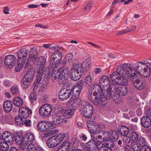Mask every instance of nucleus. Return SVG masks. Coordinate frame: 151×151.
Here are the masks:
<instances>
[{"label":"nucleus","instance_id":"680f3d73","mask_svg":"<svg viewBox=\"0 0 151 151\" xmlns=\"http://www.w3.org/2000/svg\"><path fill=\"white\" fill-rule=\"evenodd\" d=\"M114 94L111 97L113 101L116 103H119L120 101L117 97H119V95L116 93H114Z\"/></svg>","mask_w":151,"mask_h":151},{"label":"nucleus","instance_id":"393cba45","mask_svg":"<svg viewBox=\"0 0 151 151\" xmlns=\"http://www.w3.org/2000/svg\"><path fill=\"white\" fill-rule=\"evenodd\" d=\"M35 71V70L33 68H30L23 78L32 82L34 76Z\"/></svg>","mask_w":151,"mask_h":151},{"label":"nucleus","instance_id":"774afa93","mask_svg":"<svg viewBox=\"0 0 151 151\" xmlns=\"http://www.w3.org/2000/svg\"><path fill=\"white\" fill-rule=\"evenodd\" d=\"M124 138L123 139V142H125L127 143H129L130 142L132 141L130 137H129L128 136H124Z\"/></svg>","mask_w":151,"mask_h":151},{"label":"nucleus","instance_id":"a878e982","mask_svg":"<svg viewBox=\"0 0 151 151\" xmlns=\"http://www.w3.org/2000/svg\"><path fill=\"white\" fill-rule=\"evenodd\" d=\"M55 136L49 138L47 140L46 144L47 146L50 148H52L55 147L58 145V143L57 142V141L55 139Z\"/></svg>","mask_w":151,"mask_h":151},{"label":"nucleus","instance_id":"4c0bfd02","mask_svg":"<svg viewBox=\"0 0 151 151\" xmlns=\"http://www.w3.org/2000/svg\"><path fill=\"white\" fill-rule=\"evenodd\" d=\"M126 77L124 75H122V76H121L120 79H119L117 81L115 82V83L116 84L122 86L127 85L128 84V82Z\"/></svg>","mask_w":151,"mask_h":151},{"label":"nucleus","instance_id":"ea45409f","mask_svg":"<svg viewBox=\"0 0 151 151\" xmlns=\"http://www.w3.org/2000/svg\"><path fill=\"white\" fill-rule=\"evenodd\" d=\"M13 103L16 106L21 107L23 104L22 99L21 98L19 97H16L14 98L13 100Z\"/></svg>","mask_w":151,"mask_h":151},{"label":"nucleus","instance_id":"a19ab883","mask_svg":"<svg viewBox=\"0 0 151 151\" xmlns=\"http://www.w3.org/2000/svg\"><path fill=\"white\" fill-rule=\"evenodd\" d=\"M31 82V81L23 78L21 83V86L23 89H26L28 88Z\"/></svg>","mask_w":151,"mask_h":151},{"label":"nucleus","instance_id":"6e6552de","mask_svg":"<svg viewBox=\"0 0 151 151\" xmlns=\"http://www.w3.org/2000/svg\"><path fill=\"white\" fill-rule=\"evenodd\" d=\"M52 111L51 105L45 104L42 106L39 109V114L43 117H48L50 116Z\"/></svg>","mask_w":151,"mask_h":151},{"label":"nucleus","instance_id":"6e6d98bb","mask_svg":"<svg viewBox=\"0 0 151 151\" xmlns=\"http://www.w3.org/2000/svg\"><path fill=\"white\" fill-rule=\"evenodd\" d=\"M37 96L36 93H31L29 96V99L31 102L33 103L37 100Z\"/></svg>","mask_w":151,"mask_h":151},{"label":"nucleus","instance_id":"69168bd1","mask_svg":"<svg viewBox=\"0 0 151 151\" xmlns=\"http://www.w3.org/2000/svg\"><path fill=\"white\" fill-rule=\"evenodd\" d=\"M127 93V88L126 87H124L122 89L119 93V95H122L123 96H125Z\"/></svg>","mask_w":151,"mask_h":151},{"label":"nucleus","instance_id":"1a4fd4ad","mask_svg":"<svg viewBox=\"0 0 151 151\" xmlns=\"http://www.w3.org/2000/svg\"><path fill=\"white\" fill-rule=\"evenodd\" d=\"M37 70V74L36 80L35 81L34 84V89H36L38 86L39 83H41V81L45 80L42 77L44 73L45 67H38Z\"/></svg>","mask_w":151,"mask_h":151},{"label":"nucleus","instance_id":"13d9d810","mask_svg":"<svg viewBox=\"0 0 151 151\" xmlns=\"http://www.w3.org/2000/svg\"><path fill=\"white\" fill-rule=\"evenodd\" d=\"M112 140H106L107 143H106L107 147L111 149L113 148L114 146V143Z\"/></svg>","mask_w":151,"mask_h":151},{"label":"nucleus","instance_id":"8fccbe9b","mask_svg":"<svg viewBox=\"0 0 151 151\" xmlns=\"http://www.w3.org/2000/svg\"><path fill=\"white\" fill-rule=\"evenodd\" d=\"M130 135L132 141V142H137L139 138L137 133L135 132H133L131 133Z\"/></svg>","mask_w":151,"mask_h":151},{"label":"nucleus","instance_id":"c85d7f7f","mask_svg":"<svg viewBox=\"0 0 151 151\" xmlns=\"http://www.w3.org/2000/svg\"><path fill=\"white\" fill-rule=\"evenodd\" d=\"M55 138V139L57 141V142L58 143V145L60 143L65 139L66 140H68V135L66 133H61L57 134V136H54Z\"/></svg>","mask_w":151,"mask_h":151},{"label":"nucleus","instance_id":"4d7b16f0","mask_svg":"<svg viewBox=\"0 0 151 151\" xmlns=\"http://www.w3.org/2000/svg\"><path fill=\"white\" fill-rule=\"evenodd\" d=\"M40 86V90L42 91L46 89L47 87V83L46 82L43 80L41 81V83H39L38 86Z\"/></svg>","mask_w":151,"mask_h":151},{"label":"nucleus","instance_id":"f8f14e48","mask_svg":"<svg viewBox=\"0 0 151 151\" xmlns=\"http://www.w3.org/2000/svg\"><path fill=\"white\" fill-rule=\"evenodd\" d=\"M66 121L63 118L61 114H55L53 116L52 122L51 123L52 126L55 125H62L65 124Z\"/></svg>","mask_w":151,"mask_h":151},{"label":"nucleus","instance_id":"0e129e2a","mask_svg":"<svg viewBox=\"0 0 151 151\" xmlns=\"http://www.w3.org/2000/svg\"><path fill=\"white\" fill-rule=\"evenodd\" d=\"M140 151H151V148L148 145H146L142 146Z\"/></svg>","mask_w":151,"mask_h":151},{"label":"nucleus","instance_id":"052dcab7","mask_svg":"<svg viewBox=\"0 0 151 151\" xmlns=\"http://www.w3.org/2000/svg\"><path fill=\"white\" fill-rule=\"evenodd\" d=\"M12 135V134L9 131H5L1 135L4 141L7 139V138L9 137L10 136Z\"/></svg>","mask_w":151,"mask_h":151},{"label":"nucleus","instance_id":"7c9ffc66","mask_svg":"<svg viewBox=\"0 0 151 151\" xmlns=\"http://www.w3.org/2000/svg\"><path fill=\"white\" fill-rule=\"evenodd\" d=\"M118 66L117 68L116 71L112 73L110 75V78L111 81L115 83V82L117 81L120 79L121 76H122V73L118 72Z\"/></svg>","mask_w":151,"mask_h":151},{"label":"nucleus","instance_id":"cd10ccee","mask_svg":"<svg viewBox=\"0 0 151 151\" xmlns=\"http://www.w3.org/2000/svg\"><path fill=\"white\" fill-rule=\"evenodd\" d=\"M82 90L78 89V88L73 87L70 89V91H71V95L72 94V99H80L81 98L79 97L80 93Z\"/></svg>","mask_w":151,"mask_h":151},{"label":"nucleus","instance_id":"864d4df0","mask_svg":"<svg viewBox=\"0 0 151 151\" xmlns=\"http://www.w3.org/2000/svg\"><path fill=\"white\" fill-rule=\"evenodd\" d=\"M10 91L12 94L14 95L18 94L19 93V88L17 86H13L11 88Z\"/></svg>","mask_w":151,"mask_h":151},{"label":"nucleus","instance_id":"338daca9","mask_svg":"<svg viewBox=\"0 0 151 151\" xmlns=\"http://www.w3.org/2000/svg\"><path fill=\"white\" fill-rule=\"evenodd\" d=\"M23 125H25L27 127H30L32 125V122L30 120L25 119L23 122Z\"/></svg>","mask_w":151,"mask_h":151},{"label":"nucleus","instance_id":"f257e3e1","mask_svg":"<svg viewBox=\"0 0 151 151\" xmlns=\"http://www.w3.org/2000/svg\"><path fill=\"white\" fill-rule=\"evenodd\" d=\"M118 72L128 78L135 77L137 72L134 67L130 64L125 63L118 66Z\"/></svg>","mask_w":151,"mask_h":151},{"label":"nucleus","instance_id":"e433bc0d","mask_svg":"<svg viewBox=\"0 0 151 151\" xmlns=\"http://www.w3.org/2000/svg\"><path fill=\"white\" fill-rule=\"evenodd\" d=\"M98 140H90L86 144L88 150L96 149L97 143Z\"/></svg>","mask_w":151,"mask_h":151},{"label":"nucleus","instance_id":"4468645a","mask_svg":"<svg viewBox=\"0 0 151 151\" xmlns=\"http://www.w3.org/2000/svg\"><path fill=\"white\" fill-rule=\"evenodd\" d=\"M71 91L70 89L65 88H62L58 93V98L61 101H65L70 97Z\"/></svg>","mask_w":151,"mask_h":151},{"label":"nucleus","instance_id":"3c124183","mask_svg":"<svg viewBox=\"0 0 151 151\" xmlns=\"http://www.w3.org/2000/svg\"><path fill=\"white\" fill-rule=\"evenodd\" d=\"M22 117L20 116L16 117L15 119V122L16 124L18 125H23V122Z\"/></svg>","mask_w":151,"mask_h":151},{"label":"nucleus","instance_id":"f704fd0d","mask_svg":"<svg viewBox=\"0 0 151 151\" xmlns=\"http://www.w3.org/2000/svg\"><path fill=\"white\" fill-rule=\"evenodd\" d=\"M73 100L68 102L67 103V105H68L69 107H72V109L74 110L76 109V105L80 102L81 101L80 99H72Z\"/></svg>","mask_w":151,"mask_h":151},{"label":"nucleus","instance_id":"dca6fc26","mask_svg":"<svg viewBox=\"0 0 151 151\" xmlns=\"http://www.w3.org/2000/svg\"><path fill=\"white\" fill-rule=\"evenodd\" d=\"M107 133L104 137L103 141H105L109 140H112L114 141H116L119 138V134L118 132L114 130H111L109 132H107Z\"/></svg>","mask_w":151,"mask_h":151},{"label":"nucleus","instance_id":"7ed1b4c3","mask_svg":"<svg viewBox=\"0 0 151 151\" xmlns=\"http://www.w3.org/2000/svg\"><path fill=\"white\" fill-rule=\"evenodd\" d=\"M81 111L82 115L85 118L89 119L92 116L93 107L89 103L83 101L81 103Z\"/></svg>","mask_w":151,"mask_h":151},{"label":"nucleus","instance_id":"79ce46f5","mask_svg":"<svg viewBox=\"0 0 151 151\" xmlns=\"http://www.w3.org/2000/svg\"><path fill=\"white\" fill-rule=\"evenodd\" d=\"M106 88V89L108 90L109 91L112 93H113V91L115 92L114 93H116L115 92H117L119 90L117 86L114 84H109Z\"/></svg>","mask_w":151,"mask_h":151},{"label":"nucleus","instance_id":"37998d69","mask_svg":"<svg viewBox=\"0 0 151 151\" xmlns=\"http://www.w3.org/2000/svg\"><path fill=\"white\" fill-rule=\"evenodd\" d=\"M9 148V145L6 142H4L0 143V151H7Z\"/></svg>","mask_w":151,"mask_h":151},{"label":"nucleus","instance_id":"b1692460","mask_svg":"<svg viewBox=\"0 0 151 151\" xmlns=\"http://www.w3.org/2000/svg\"><path fill=\"white\" fill-rule=\"evenodd\" d=\"M52 70V74L51 78L52 80L54 81H56V79H58L60 84H62L60 81V73L59 72V70L55 68H51Z\"/></svg>","mask_w":151,"mask_h":151},{"label":"nucleus","instance_id":"20e7f679","mask_svg":"<svg viewBox=\"0 0 151 151\" xmlns=\"http://www.w3.org/2000/svg\"><path fill=\"white\" fill-rule=\"evenodd\" d=\"M95 129L91 133V137L95 140H97L98 139H101L102 136H105L107 134L106 131L104 130L105 126L103 124L96 125L95 127Z\"/></svg>","mask_w":151,"mask_h":151},{"label":"nucleus","instance_id":"09e8293b","mask_svg":"<svg viewBox=\"0 0 151 151\" xmlns=\"http://www.w3.org/2000/svg\"><path fill=\"white\" fill-rule=\"evenodd\" d=\"M140 146L137 144L136 142H132L131 147L134 151H140Z\"/></svg>","mask_w":151,"mask_h":151},{"label":"nucleus","instance_id":"f03ea898","mask_svg":"<svg viewBox=\"0 0 151 151\" xmlns=\"http://www.w3.org/2000/svg\"><path fill=\"white\" fill-rule=\"evenodd\" d=\"M83 72L78 63L74 62L70 72V78L74 81L78 80L81 77Z\"/></svg>","mask_w":151,"mask_h":151},{"label":"nucleus","instance_id":"4be33fe9","mask_svg":"<svg viewBox=\"0 0 151 151\" xmlns=\"http://www.w3.org/2000/svg\"><path fill=\"white\" fill-rule=\"evenodd\" d=\"M91 65L90 60L87 59L84 60L80 68H82L83 71L86 73L90 70Z\"/></svg>","mask_w":151,"mask_h":151},{"label":"nucleus","instance_id":"bf43d9fd","mask_svg":"<svg viewBox=\"0 0 151 151\" xmlns=\"http://www.w3.org/2000/svg\"><path fill=\"white\" fill-rule=\"evenodd\" d=\"M37 145L30 144L26 149V151H36Z\"/></svg>","mask_w":151,"mask_h":151},{"label":"nucleus","instance_id":"0eeeda50","mask_svg":"<svg viewBox=\"0 0 151 151\" xmlns=\"http://www.w3.org/2000/svg\"><path fill=\"white\" fill-rule=\"evenodd\" d=\"M17 61V58L14 55H8L5 58L4 64L7 68H11L15 66Z\"/></svg>","mask_w":151,"mask_h":151},{"label":"nucleus","instance_id":"2f4dec72","mask_svg":"<svg viewBox=\"0 0 151 151\" xmlns=\"http://www.w3.org/2000/svg\"><path fill=\"white\" fill-rule=\"evenodd\" d=\"M23 138L28 144L32 143L35 139L34 134L31 133L26 134Z\"/></svg>","mask_w":151,"mask_h":151},{"label":"nucleus","instance_id":"412c9836","mask_svg":"<svg viewBox=\"0 0 151 151\" xmlns=\"http://www.w3.org/2000/svg\"><path fill=\"white\" fill-rule=\"evenodd\" d=\"M99 81V84L102 85L103 87L105 89L106 87L110 84V80L108 76L103 75L101 77Z\"/></svg>","mask_w":151,"mask_h":151},{"label":"nucleus","instance_id":"c9c22d12","mask_svg":"<svg viewBox=\"0 0 151 151\" xmlns=\"http://www.w3.org/2000/svg\"><path fill=\"white\" fill-rule=\"evenodd\" d=\"M36 57L35 55L32 54H29L26 64L25 67L26 68L28 65H33L36 62Z\"/></svg>","mask_w":151,"mask_h":151},{"label":"nucleus","instance_id":"aec40b11","mask_svg":"<svg viewBox=\"0 0 151 151\" xmlns=\"http://www.w3.org/2000/svg\"><path fill=\"white\" fill-rule=\"evenodd\" d=\"M141 123L142 126L147 128L150 127L151 125V119L148 116H144L140 118Z\"/></svg>","mask_w":151,"mask_h":151},{"label":"nucleus","instance_id":"c03bdc74","mask_svg":"<svg viewBox=\"0 0 151 151\" xmlns=\"http://www.w3.org/2000/svg\"><path fill=\"white\" fill-rule=\"evenodd\" d=\"M98 125H94L93 122L92 121H89L87 122V126L91 133L95 129V126Z\"/></svg>","mask_w":151,"mask_h":151},{"label":"nucleus","instance_id":"de8ad7c7","mask_svg":"<svg viewBox=\"0 0 151 151\" xmlns=\"http://www.w3.org/2000/svg\"><path fill=\"white\" fill-rule=\"evenodd\" d=\"M136 142L138 144H139L141 147L142 146L146 145V140L144 137H139Z\"/></svg>","mask_w":151,"mask_h":151},{"label":"nucleus","instance_id":"39448f33","mask_svg":"<svg viewBox=\"0 0 151 151\" xmlns=\"http://www.w3.org/2000/svg\"><path fill=\"white\" fill-rule=\"evenodd\" d=\"M62 57L61 53L59 51L54 52L51 55L50 62V66L54 68H57Z\"/></svg>","mask_w":151,"mask_h":151},{"label":"nucleus","instance_id":"6ab92c4d","mask_svg":"<svg viewBox=\"0 0 151 151\" xmlns=\"http://www.w3.org/2000/svg\"><path fill=\"white\" fill-rule=\"evenodd\" d=\"M19 111V115L24 119L27 118L29 114L32 113V111L30 109L24 107L20 108Z\"/></svg>","mask_w":151,"mask_h":151},{"label":"nucleus","instance_id":"9d476101","mask_svg":"<svg viewBox=\"0 0 151 151\" xmlns=\"http://www.w3.org/2000/svg\"><path fill=\"white\" fill-rule=\"evenodd\" d=\"M145 66L142 62H137L135 65V68L138 73L144 77L148 78L149 77L150 72H148Z\"/></svg>","mask_w":151,"mask_h":151},{"label":"nucleus","instance_id":"473e14b6","mask_svg":"<svg viewBox=\"0 0 151 151\" xmlns=\"http://www.w3.org/2000/svg\"><path fill=\"white\" fill-rule=\"evenodd\" d=\"M37 68H38V67H45L46 62V59L45 57L41 56L37 58Z\"/></svg>","mask_w":151,"mask_h":151},{"label":"nucleus","instance_id":"5fc2aeb1","mask_svg":"<svg viewBox=\"0 0 151 151\" xmlns=\"http://www.w3.org/2000/svg\"><path fill=\"white\" fill-rule=\"evenodd\" d=\"M84 81L87 85L88 86H90L92 83L91 77L90 76H87L85 78Z\"/></svg>","mask_w":151,"mask_h":151},{"label":"nucleus","instance_id":"e2e57ef3","mask_svg":"<svg viewBox=\"0 0 151 151\" xmlns=\"http://www.w3.org/2000/svg\"><path fill=\"white\" fill-rule=\"evenodd\" d=\"M84 84L83 81H80L77 82L76 86H74L73 87L78 88V89L82 90Z\"/></svg>","mask_w":151,"mask_h":151},{"label":"nucleus","instance_id":"5701e85b","mask_svg":"<svg viewBox=\"0 0 151 151\" xmlns=\"http://www.w3.org/2000/svg\"><path fill=\"white\" fill-rule=\"evenodd\" d=\"M3 108L4 111L6 113L10 112L13 108L12 102L9 100H6L4 102Z\"/></svg>","mask_w":151,"mask_h":151},{"label":"nucleus","instance_id":"a18cd8bd","mask_svg":"<svg viewBox=\"0 0 151 151\" xmlns=\"http://www.w3.org/2000/svg\"><path fill=\"white\" fill-rule=\"evenodd\" d=\"M107 148L106 144H104L101 143L98 140L97 143L96 148H97L99 151H103L105 148Z\"/></svg>","mask_w":151,"mask_h":151},{"label":"nucleus","instance_id":"58836bf2","mask_svg":"<svg viewBox=\"0 0 151 151\" xmlns=\"http://www.w3.org/2000/svg\"><path fill=\"white\" fill-rule=\"evenodd\" d=\"M103 97L105 98L104 99H110L111 97H112V95L111 92L106 89V88L104 90H103L101 91Z\"/></svg>","mask_w":151,"mask_h":151},{"label":"nucleus","instance_id":"603ef678","mask_svg":"<svg viewBox=\"0 0 151 151\" xmlns=\"http://www.w3.org/2000/svg\"><path fill=\"white\" fill-rule=\"evenodd\" d=\"M17 63L18 64L17 66L15 67V70L16 71L18 72L23 68V64L24 63H23L22 62L19 60H17Z\"/></svg>","mask_w":151,"mask_h":151},{"label":"nucleus","instance_id":"423d86ee","mask_svg":"<svg viewBox=\"0 0 151 151\" xmlns=\"http://www.w3.org/2000/svg\"><path fill=\"white\" fill-rule=\"evenodd\" d=\"M88 96L93 103L96 105H101L103 104V102L105 101V98L103 97L101 93L93 92L92 93L89 92Z\"/></svg>","mask_w":151,"mask_h":151},{"label":"nucleus","instance_id":"72a5a7b5","mask_svg":"<svg viewBox=\"0 0 151 151\" xmlns=\"http://www.w3.org/2000/svg\"><path fill=\"white\" fill-rule=\"evenodd\" d=\"M70 143L68 140L64 141L60 147L57 149L60 151H68Z\"/></svg>","mask_w":151,"mask_h":151},{"label":"nucleus","instance_id":"a211bd4d","mask_svg":"<svg viewBox=\"0 0 151 151\" xmlns=\"http://www.w3.org/2000/svg\"><path fill=\"white\" fill-rule=\"evenodd\" d=\"M28 51L25 49H22L20 50L17 52L18 57V60L21 61L23 63H24L28 54Z\"/></svg>","mask_w":151,"mask_h":151},{"label":"nucleus","instance_id":"bb28decb","mask_svg":"<svg viewBox=\"0 0 151 151\" xmlns=\"http://www.w3.org/2000/svg\"><path fill=\"white\" fill-rule=\"evenodd\" d=\"M118 131L120 134L123 136L127 135L130 132L129 129L127 127L123 125L119 126L118 128Z\"/></svg>","mask_w":151,"mask_h":151},{"label":"nucleus","instance_id":"2eb2a0df","mask_svg":"<svg viewBox=\"0 0 151 151\" xmlns=\"http://www.w3.org/2000/svg\"><path fill=\"white\" fill-rule=\"evenodd\" d=\"M59 70V72L60 73V82L62 84H64L68 77H70V73L68 68H65L63 69L60 68Z\"/></svg>","mask_w":151,"mask_h":151},{"label":"nucleus","instance_id":"49530a36","mask_svg":"<svg viewBox=\"0 0 151 151\" xmlns=\"http://www.w3.org/2000/svg\"><path fill=\"white\" fill-rule=\"evenodd\" d=\"M93 89L95 90L94 92H97L96 91H98L97 93H100V92L101 91H102V90L105 89L103 87L102 85L100 84L99 85L98 84H95L93 85Z\"/></svg>","mask_w":151,"mask_h":151},{"label":"nucleus","instance_id":"c756f323","mask_svg":"<svg viewBox=\"0 0 151 151\" xmlns=\"http://www.w3.org/2000/svg\"><path fill=\"white\" fill-rule=\"evenodd\" d=\"M74 113V110L73 109H63L61 114L66 119L71 118Z\"/></svg>","mask_w":151,"mask_h":151},{"label":"nucleus","instance_id":"9b49d317","mask_svg":"<svg viewBox=\"0 0 151 151\" xmlns=\"http://www.w3.org/2000/svg\"><path fill=\"white\" fill-rule=\"evenodd\" d=\"M37 127L39 131L43 132L53 129L55 128V126H52L51 123L45 121H40L38 123Z\"/></svg>","mask_w":151,"mask_h":151},{"label":"nucleus","instance_id":"ddd939ff","mask_svg":"<svg viewBox=\"0 0 151 151\" xmlns=\"http://www.w3.org/2000/svg\"><path fill=\"white\" fill-rule=\"evenodd\" d=\"M14 137L17 144L19 145L18 148L20 150H23L25 147L27 145L28 143L24 139L22 138V135L19 134H16L14 135Z\"/></svg>","mask_w":151,"mask_h":151},{"label":"nucleus","instance_id":"f3484780","mask_svg":"<svg viewBox=\"0 0 151 151\" xmlns=\"http://www.w3.org/2000/svg\"><path fill=\"white\" fill-rule=\"evenodd\" d=\"M134 79V78H133L132 81L134 86L136 88L139 90L144 89L146 84V81L145 80L139 79Z\"/></svg>","mask_w":151,"mask_h":151}]
</instances>
